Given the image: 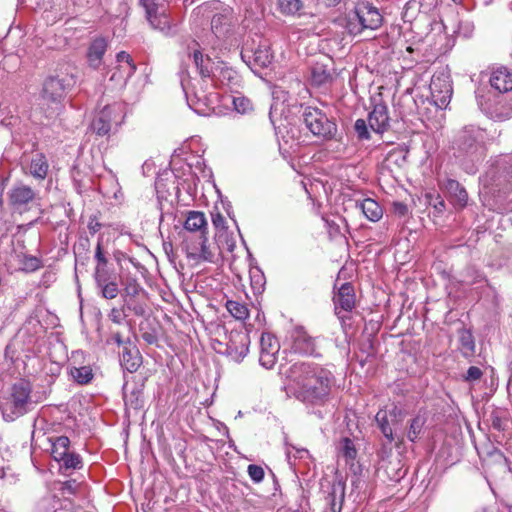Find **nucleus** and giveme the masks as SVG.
Segmentation results:
<instances>
[{
	"instance_id": "obj_20",
	"label": "nucleus",
	"mask_w": 512,
	"mask_h": 512,
	"mask_svg": "<svg viewBox=\"0 0 512 512\" xmlns=\"http://www.w3.org/2000/svg\"><path fill=\"white\" fill-rule=\"evenodd\" d=\"M459 350L462 356L469 361L475 355V339L472 332L468 329L462 328L458 331Z\"/></svg>"
},
{
	"instance_id": "obj_48",
	"label": "nucleus",
	"mask_w": 512,
	"mask_h": 512,
	"mask_svg": "<svg viewBox=\"0 0 512 512\" xmlns=\"http://www.w3.org/2000/svg\"><path fill=\"white\" fill-rule=\"evenodd\" d=\"M482 376L483 372L479 367L470 366L466 374L463 376V379L464 381L471 383L480 380Z\"/></svg>"
},
{
	"instance_id": "obj_59",
	"label": "nucleus",
	"mask_w": 512,
	"mask_h": 512,
	"mask_svg": "<svg viewBox=\"0 0 512 512\" xmlns=\"http://www.w3.org/2000/svg\"><path fill=\"white\" fill-rule=\"evenodd\" d=\"M144 341L148 344H155L157 342V337L154 334L151 333H144L142 335Z\"/></svg>"
},
{
	"instance_id": "obj_3",
	"label": "nucleus",
	"mask_w": 512,
	"mask_h": 512,
	"mask_svg": "<svg viewBox=\"0 0 512 512\" xmlns=\"http://www.w3.org/2000/svg\"><path fill=\"white\" fill-rule=\"evenodd\" d=\"M379 10L368 1L359 2L346 18V29L351 35H358L365 29L375 30L382 24Z\"/></svg>"
},
{
	"instance_id": "obj_15",
	"label": "nucleus",
	"mask_w": 512,
	"mask_h": 512,
	"mask_svg": "<svg viewBox=\"0 0 512 512\" xmlns=\"http://www.w3.org/2000/svg\"><path fill=\"white\" fill-rule=\"evenodd\" d=\"M490 85L500 93L512 90V72L506 67L494 69L490 76Z\"/></svg>"
},
{
	"instance_id": "obj_30",
	"label": "nucleus",
	"mask_w": 512,
	"mask_h": 512,
	"mask_svg": "<svg viewBox=\"0 0 512 512\" xmlns=\"http://www.w3.org/2000/svg\"><path fill=\"white\" fill-rule=\"evenodd\" d=\"M225 307L230 315L238 321H245L249 318L250 311L246 303L227 300Z\"/></svg>"
},
{
	"instance_id": "obj_25",
	"label": "nucleus",
	"mask_w": 512,
	"mask_h": 512,
	"mask_svg": "<svg viewBox=\"0 0 512 512\" xmlns=\"http://www.w3.org/2000/svg\"><path fill=\"white\" fill-rule=\"evenodd\" d=\"M193 60L202 78H210L212 76L214 61L208 55H203L200 50H194Z\"/></svg>"
},
{
	"instance_id": "obj_12",
	"label": "nucleus",
	"mask_w": 512,
	"mask_h": 512,
	"mask_svg": "<svg viewBox=\"0 0 512 512\" xmlns=\"http://www.w3.org/2000/svg\"><path fill=\"white\" fill-rule=\"evenodd\" d=\"M120 363L122 367L130 373L136 372L141 367L143 358L134 342H126Z\"/></svg>"
},
{
	"instance_id": "obj_44",
	"label": "nucleus",
	"mask_w": 512,
	"mask_h": 512,
	"mask_svg": "<svg viewBox=\"0 0 512 512\" xmlns=\"http://www.w3.org/2000/svg\"><path fill=\"white\" fill-rule=\"evenodd\" d=\"M254 62L260 67H267L271 63V55L266 48H258L254 52Z\"/></svg>"
},
{
	"instance_id": "obj_13",
	"label": "nucleus",
	"mask_w": 512,
	"mask_h": 512,
	"mask_svg": "<svg viewBox=\"0 0 512 512\" xmlns=\"http://www.w3.org/2000/svg\"><path fill=\"white\" fill-rule=\"evenodd\" d=\"M181 233L184 239L185 235L207 234V221L203 212L189 211Z\"/></svg>"
},
{
	"instance_id": "obj_16",
	"label": "nucleus",
	"mask_w": 512,
	"mask_h": 512,
	"mask_svg": "<svg viewBox=\"0 0 512 512\" xmlns=\"http://www.w3.org/2000/svg\"><path fill=\"white\" fill-rule=\"evenodd\" d=\"M35 191L27 185L19 184L14 186L9 192V202L13 207H22L35 198Z\"/></svg>"
},
{
	"instance_id": "obj_57",
	"label": "nucleus",
	"mask_w": 512,
	"mask_h": 512,
	"mask_svg": "<svg viewBox=\"0 0 512 512\" xmlns=\"http://www.w3.org/2000/svg\"><path fill=\"white\" fill-rule=\"evenodd\" d=\"M499 165L505 172L512 174V154L504 156Z\"/></svg>"
},
{
	"instance_id": "obj_8",
	"label": "nucleus",
	"mask_w": 512,
	"mask_h": 512,
	"mask_svg": "<svg viewBox=\"0 0 512 512\" xmlns=\"http://www.w3.org/2000/svg\"><path fill=\"white\" fill-rule=\"evenodd\" d=\"M431 98L435 106L444 109L450 103L453 89L449 77L442 75H434L430 83Z\"/></svg>"
},
{
	"instance_id": "obj_26",
	"label": "nucleus",
	"mask_w": 512,
	"mask_h": 512,
	"mask_svg": "<svg viewBox=\"0 0 512 512\" xmlns=\"http://www.w3.org/2000/svg\"><path fill=\"white\" fill-rule=\"evenodd\" d=\"M303 123L312 135H320V111L317 108L307 107L305 109Z\"/></svg>"
},
{
	"instance_id": "obj_61",
	"label": "nucleus",
	"mask_w": 512,
	"mask_h": 512,
	"mask_svg": "<svg viewBox=\"0 0 512 512\" xmlns=\"http://www.w3.org/2000/svg\"><path fill=\"white\" fill-rule=\"evenodd\" d=\"M405 474V471H403L401 468L398 469L393 476L390 477L393 481H399Z\"/></svg>"
},
{
	"instance_id": "obj_5",
	"label": "nucleus",
	"mask_w": 512,
	"mask_h": 512,
	"mask_svg": "<svg viewBox=\"0 0 512 512\" xmlns=\"http://www.w3.org/2000/svg\"><path fill=\"white\" fill-rule=\"evenodd\" d=\"M126 116L125 105L122 102H114L104 106L98 116L92 122V129L98 136H106L113 125L119 126Z\"/></svg>"
},
{
	"instance_id": "obj_54",
	"label": "nucleus",
	"mask_w": 512,
	"mask_h": 512,
	"mask_svg": "<svg viewBox=\"0 0 512 512\" xmlns=\"http://www.w3.org/2000/svg\"><path fill=\"white\" fill-rule=\"evenodd\" d=\"M109 319L115 323V324H121L122 320L124 319L125 315L123 312V309L120 308H112L109 315Z\"/></svg>"
},
{
	"instance_id": "obj_29",
	"label": "nucleus",
	"mask_w": 512,
	"mask_h": 512,
	"mask_svg": "<svg viewBox=\"0 0 512 512\" xmlns=\"http://www.w3.org/2000/svg\"><path fill=\"white\" fill-rule=\"evenodd\" d=\"M51 441V455L55 461L63 459L69 452L70 440L67 436H58L50 438Z\"/></svg>"
},
{
	"instance_id": "obj_37",
	"label": "nucleus",
	"mask_w": 512,
	"mask_h": 512,
	"mask_svg": "<svg viewBox=\"0 0 512 512\" xmlns=\"http://www.w3.org/2000/svg\"><path fill=\"white\" fill-rule=\"evenodd\" d=\"M71 376L77 383L84 385L92 380L93 373L92 369L88 366L74 367L71 370Z\"/></svg>"
},
{
	"instance_id": "obj_19",
	"label": "nucleus",
	"mask_w": 512,
	"mask_h": 512,
	"mask_svg": "<svg viewBox=\"0 0 512 512\" xmlns=\"http://www.w3.org/2000/svg\"><path fill=\"white\" fill-rule=\"evenodd\" d=\"M65 92V85L63 80L57 77H49L45 80L43 85V97L51 100H60Z\"/></svg>"
},
{
	"instance_id": "obj_31",
	"label": "nucleus",
	"mask_w": 512,
	"mask_h": 512,
	"mask_svg": "<svg viewBox=\"0 0 512 512\" xmlns=\"http://www.w3.org/2000/svg\"><path fill=\"white\" fill-rule=\"evenodd\" d=\"M17 258L19 263V269L26 273L35 272L43 267L42 260L36 256L21 254L17 255Z\"/></svg>"
},
{
	"instance_id": "obj_22",
	"label": "nucleus",
	"mask_w": 512,
	"mask_h": 512,
	"mask_svg": "<svg viewBox=\"0 0 512 512\" xmlns=\"http://www.w3.org/2000/svg\"><path fill=\"white\" fill-rule=\"evenodd\" d=\"M325 500L331 512H341L344 500V485L341 482L333 483Z\"/></svg>"
},
{
	"instance_id": "obj_10",
	"label": "nucleus",
	"mask_w": 512,
	"mask_h": 512,
	"mask_svg": "<svg viewBox=\"0 0 512 512\" xmlns=\"http://www.w3.org/2000/svg\"><path fill=\"white\" fill-rule=\"evenodd\" d=\"M32 387L31 384L21 379L13 384L11 388V402L14 415H23L27 411V406L30 402Z\"/></svg>"
},
{
	"instance_id": "obj_42",
	"label": "nucleus",
	"mask_w": 512,
	"mask_h": 512,
	"mask_svg": "<svg viewBox=\"0 0 512 512\" xmlns=\"http://www.w3.org/2000/svg\"><path fill=\"white\" fill-rule=\"evenodd\" d=\"M122 284L124 286L123 291L125 296L136 297L141 291V286L136 278L128 277Z\"/></svg>"
},
{
	"instance_id": "obj_47",
	"label": "nucleus",
	"mask_w": 512,
	"mask_h": 512,
	"mask_svg": "<svg viewBox=\"0 0 512 512\" xmlns=\"http://www.w3.org/2000/svg\"><path fill=\"white\" fill-rule=\"evenodd\" d=\"M93 277L95 282H105V279H110L108 265L95 264Z\"/></svg>"
},
{
	"instance_id": "obj_50",
	"label": "nucleus",
	"mask_w": 512,
	"mask_h": 512,
	"mask_svg": "<svg viewBox=\"0 0 512 512\" xmlns=\"http://www.w3.org/2000/svg\"><path fill=\"white\" fill-rule=\"evenodd\" d=\"M491 426L493 429L501 432L505 430L504 417L500 411H493L490 415Z\"/></svg>"
},
{
	"instance_id": "obj_11",
	"label": "nucleus",
	"mask_w": 512,
	"mask_h": 512,
	"mask_svg": "<svg viewBox=\"0 0 512 512\" xmlns=\"http://www.w3.org/2000/svg\"><path fill=\"white\" fill-rule=\"evenodd\" d=\"M333 303L336 314L341 311L351 312L355 307L356 295L354 286L350 282H343L339 286L337 282L334 285Z\"/></svg>"
},
{
	"instance_id": "obj_14",
	"label": "nucleus",
	"mask_w": 512,
	"mask_h": 512,
	"mask_svg": "<svg viewBox=\"0 0 512 512\" xmlns=\"http://www.w3.org/2000/svg\"><path fill=\"white\" fill-rule=\"evenodd\" d=\"M442 187L449 195L450 201L457 208H464L468 203V193L466 189L457 181L447 178L443 181Z\"/></svg>"
},
{
	"instance_id": "obj_45",
	"label": "nucleus",
	"mask_w": 512,
	"mask_h": 512,
	"mask_svg": "<svg viewBox=\"0 0 512 512\" xmlns=\"http://www.w3.org/2000/svg\"><path fill=\"white\" fill-rule=\"evenodd\" d=\"M94 260H95V264L108 265V263H109V260L107 257V252H105L104 247H103V238L102 237H99V239L97 241V245L95 247V253H94Z\"/></svg>"
},
{
	"instance_id": "obj_4",
	"label": "nucleus",
	"mask_w": 512,
	"mask_h": 512,
	"mask_svg": "<svg viewBox=\"0 0 512 512\" xmlns=\"http://www.w3.org/2000/svg\"><path fill=\"white\" fill-rule=\"evenodd\" d=\"M183 250L189 261L195 265L203 262L216 263L221 254L220 247L216 243H210L207 234L185 235Z\"/></svg>"
},
{
	"instance_id": "obj_33",
	"label": "nucleus",
	"mask_w": 512,
	"mask_h": 512,
	"mask_svg": "<svg viewBox=\"0 0 512 512\" xmlns=\"http://www.w3.org/2000/svg\"><path fill=\"white\" fill-rule=\"evenodd\" d=\"M323 226L326 229L328 237L331 241H335L341 245L346 243L345 236L341 233L340 225L333 220L322 217Z\"/></svg>"
},
{
	"instance_id": "obj_27",
	"label": "nucleus",
	"mask_w": 512,
	"mask_h": 512,
	"mask_svg": "<svg viewBox=\"0 0 512 512\" xmlns=\"http://www.w3.org/2000/svg\"><path fill=\"white\" fill-rule=\"evenodd\" d=\"M358 206L365 217L372 222L380 220L383 215L381 206L371 198L364 199Z\"/></svg>"
},
{
	"instance_id": "obj_21",
	"label": "nucleus",
	"mask_w": 512,
	"mask_h": 512,
	"mask_svg": "<svg viewBox=\"0 0 512 512\" xmlns=\"http://www.w3.org/2000/svg\"><path fill=\"white\" fill-rule=\"evenodd\" d=\"M292 348L300 354H312L315 350L314 340L302 330H297L293 335Z\"/></svg>"
},
{
	"instance_id": "obj_60",
	"label": "nucleus",
	"mask_w": 512,
	"mask_h": 512,
	"mask_svg": "<svg viewBox=\"0 0 512 512\" xmlns=\"http://www.w3.org/2000/svg\"><path fill=\"white\" fill-rule=\"evenodd\" d=\"M311 85L314 87L320 86V75L317 74L316 70H312Z\"/></svg>"
},
{
	"instance_id": "obj_62",
	"label": "nucleus",
	"mask_w": 512,
	"mask_h": 512,
	"mask_svg": "<svg viewBox=\"0 0 512 512\" xmlns=\"http://www.w3.org/2000/svg\"><path fill=\"white\" fill-rule=\"evenodd\" d=\"M132 310H133L134 314L137 316H143L145 314V309L140 305L134 306Z\"/></svg>"
},
{
	"instance_id": "obj_9",
	"label": "nucleus",
	"mask_w": 512,
	"mask_h": 512,
	"mask_svg": "<svg viewBox=\"0 0 512 512\" xmlns=\"http://www.w3.org/2000/svg\"><path fill=\"white\" fill-rule=\"evenodd\" d=\"M280 350L278 339L270 332H263L260 338V364L271 369L277 362V356Z\"/></svg>"
},
{
	"instance_id": "obj_46",
	"label": "nucleus",
	"mask_w": 512,
	"mask_h": 512,
	"mask_svg": "<svg viewBox=\"0 0 512 512\" xmlns=\"http://www.w3.org/2000/svg\"><path fill=\"white\" fill-rule=\"evenodd\" d=\"M354 130L359 140H369L371 138L366 120L357 119L354 124Z\"/></svg>"
},
{
	"instance_id": "obj_32",
	"label": "nucleus",
	"mask_w": 512,
	"mask_h": 512,
	"mask_svg": "<svg viewBox=\"0 0 512 512\" xmlns=\"http://www.w3.org/2000/svg\"><path fill=\"white\" fill-rule=\"evenodd\" d=\"M340 451L342 456L345 458L346 463L351 465V469H353V472L356 474L358 472L357 470L359 469V466L354 468V461L357 456V450L353 441L347 437L342 439Z\"/></svg>"
},
{
	"instance_id": "obj_34",
	"label": "nucleus",
	"mask_w": 512,
	"mask_h": 512,
	"mask_svg": "<svg viewBox=\"0 0 512 512\" xmlns=\"http://www.w3.org/2000/svg\"><path fill=\"white\" fill-rule=\"evenodd\" d=\"M426 423V418L423 415H416L410 422V426L407 432V437L411 442H415Z\"/></svg>"
},
{
	"instance_id": "obj_53",
	"label": "nucleus",
	"mask_w": 512,
	"mask_h": 512,
	"mask_svg": "<svg viewBox=\"0 0 512 512\" xmlns=\"http://www.w3.org/2000/svg\"><path fill=\"white\" fill-rule=\"evenodd\" d=\"M466 277H470L471 278V280L466 281L469 284L479 283L482 280H484V276L482 275V273H480L479 271H477L473 267H468L466 269Z\"/></svg>"
},
{
	"instance_id": "obj_35",
	"label": "nucleus",
	"mask_w": 512,
	"mask_h": 512,
	"mask_svg": "<svg viewBox=\"0 0 512 512\" xmlns=\"http://www.w3.org/2000/svg\"><path fill=\"white\" fill-rule=\"evenodd\" d=\"M80 488L81 484L78 483L76 480L72 479L62 482L60 484L58 492L63 499L70 501L71 497L76 495L80 491Z\"/></svg>"
},
{
	"instance_id": "obj_28",
	"label": "nucleus",
	"mask_w": 512,
	"mask_h": 512,
	"mask_svg": "<svg viewBox=\"0 0 512 512\" xmlns=\"http://www.w3.org/2000/svg\"><path fill=\"white\" fill-rule=\"evenodd\" d=\"M211 219H212V224L217 231L216 237L221 238L224 236L228 250L231 251L234 247V241L232 238L229 239V237L226 233L227 227H226L225 217L222 215V213L220 211H216V212L211 213Z\"/></svg>"
},
{
	"instance_id": "obj_52",
	"label": "nucleus",
	"mask_w": 512,
	"mask_h": 512,
	"mask_svg": "<svg viewBox=\"0 0 512 512\" xmlns=\"http://www.w3.org/2000/svg\"><path fill=\"white\" fill-rule=\"evenodd\" d=\"M87 228L91 235L96 234L102 228V223H100L99 217L97 215H91L89 217Z\"/></svg>"
},
{
	"instance_id": "obj_43",
	"label": "nucleus",
	"mask_w": 512,
	"mask_h": 512,
	"mask_svg": "<svg viewBox=\"0 0 512 512\" xmlns=\"http://www.w3.org/2000/svg\"><path fill=\"white\" fill-rule=\"evenodd\" d=\"M233 105L235 110L241 114H246L253 110L252 102L244 96L234 97Z\"/></svg>"
},
{
	"instance_id": "obj_23",
	"label": "nucleus",
	"mask_w": 512,
	"mask_h": 512,
	"mask_svg": "<svg viewBox=\"0 0 512 512\" xmlns=\"http://www.w3.org/2000/svg\"><path fill=\"white\" fill-rule=\"evenodd\" d=\"M322 138L326 140H334L336 146L334 152H341L344 145L341 142L342 135L339 133L337 124L334 119H326V122H322Z\"/></svg>"
},
{
	"instance_id": "obj_6",
	"label": "nucleus",
	"mask_w": 512,
	"mask_h": 512,
	"mask_svg": "<svg viewBox=\"0 0 512 512\" xmlns=\"http://www.w3.org/2000/svg\"><path fill=\"white\" fill-rule=\"evenodd\" d=\"M146 19L154 30L168 34L175 25L168 14L166 5L158 0H140Z\"/></svg>"
},
{
	"instance_id": "obj_18",
	"label": "nucleus",
	"mask_w": 512,
	"mask_h": 512,
	"mask_svg": "<svg viewBox=\"0 0 512 512\" xmlns=\"http://www.w3.org/2000/svg\"><path fill=\"white\" fill-rule=\"evenodd\" d=\"M29 174L36 180L43 181L49 172V163L45 154L39 152L32 156L28 166Z\"/></svg>"
},
{
	"instance_id": "obj_36",
	"label": "nucleus",
	"mask_w": 512,
	"mask_h": 512,
	"mask_svg": "<svg viewBox=\"0 0 512 512\" xmlns=\"http://www.w3.org/2000/svg\"><path fill=\"white\" fill-rule=\"evenodd\" d=\"M375 420H376L382 434L391 443L394 440V437H393L392 428L390 427V424L388 421L387 412L379 411L376 414Z\"/></svg>"
},
{
	"instance_id": "obj_55",
	"label": "nucleus",
	"mask_w": 512,
	"mask_h": 512,
	"mask_svg": "<svg viewBox=\"0 0 512 512\" xmlns=\"http://www.w3.org/2000/svg\"><path fill=\"white\" fill-rule=\"evenodd\" d=\"M393 213L399 217H405L408 212V206L403 202H394L392 205Z\"/></svg>"
},
{
	"instance_id": "obj_49",
	"label": "nucleus",
	"mask_w": 512,
	"mask_h": 512,
	"mask_svg": "<svg viewBox=\"0 0 512 512\" xmlns=\"http://www.w3.org/2000/svg\"><path fill=\"white\" fill-rule=\"evenodd\" d=\"M248 474L255 483H259L264 478V469L259 465L250 464L248 466Z\"/></svg>"
},
{
	"instance_id": "obj_39",
	"label": "nucleus",
	"mask_w": 512,
	"mask_h": 512,
	"mask_svg": "<svg viewBox=\"0 0 512 512\" xmlns=\"http://www.w3.org/2000/svg\"><path fill=\"white\" fill-rule=\"evenodd\" d=\"M278 9L284 15H295L301 8V0H278Z\"/></svg>"
},
{
	"instance_id": "obj_24",
	"label": "nucleus",
	"mask_w": 512,
	"mask_h": 512,
	"mask_svg": "<svg viewBox=\"0 0 512 512\" xmlns=\"http://www.w3.org/2000/svg\"><path fill=\"white\" fill-rule=\"evenodd\" d=\"M231 24V11L224 9L220 13H216L211 20L212 32L217 36L221 37L225 35Z\"/></svg>"
},
{
	"instance_id": "obj_41",
	"label": "nucleus",
	"mask_w": 512,
	"mask_h": 512,
	"mask_svg": "<svg viewBox=\"0 0 512 512\" xmlns=\"http://www.w3.org/2000/svg\"><path fill=\"white\" fill-rule=\"evenodd\" d=\"M116 60L118 63L125 62L127 64V68L124 69V72L126 73V78L131 77L137 70V66L134 63L131 55L127 53L126 51H120L116 55Z\"/></svg>"
},
{
	"instance_id": "obj_51",
	"label": "nucleus",
	"mask_w": 512,
	"mask_h": 512,
	"mask_svg": "<svg viewBox=\"0 0 512 512\" xmlns=\"http://www.w3.org/2000/svg\"><path fill=\"white\" fill-rule=\"evenodd\" d=\"M90 246V242L88 238H84L79 240L78 244L74 246V251L76 254V261L80 262L82 259L80 249H82L85 253L88 252Z\"/></svg>"
},
{
	"instance_id": "obj_56",
	"label": "nucleus",
	"mask_w": 512,
	"mask_h": 512,
	"mask_svg": "<svg viewBox=\"0 0 512 512\" xmlns=\"http://www.w3.org/2000/svg\"><path fill=\"white\" fill-rule=\"evenodd\" d=\"M430 199V205H432L438 213L444 212L446 205L440 195H436L435 197L430 196Z\"/></svg>"
},
{
	"instance_id": "obj_7",
	"label": "nucleus",
	"mask_w": 512,
	"mask_h": 512,
	"mask_svg": "<svg viewBox=\"0 0 512 512\" xmlns=\"http://www.w3.org/2000/svg\"><path fill=\"white\" fill-rule=\"evenodd\" d=\"M372 111L368 114L369 127L378 134H383L390 128L388 106L381 97L371 98Z\"/></svg>"
},
{
	"instance_id": "obj_58",
	"label": "nucleus",
	"mask_w": 512,
	"mask_h": 512,
	"mask_svg": "<svg viewBox=\"0 0 512 512\" xmlns=\"http://www.w3.org/2000/svg\"><path fill=\"white\" fill-rule=\"evenodd\" d=\"M114 342L120 347H125L126 342H132L130 338L124 339L120 332H115L112 335Z\"/></svg>"
},
{
	"instance_id": "obj_1",
	"label": "nucleus",
	"mask_w": 512,
	"mask_h": 512,
	"mask_svg": "<svg viewBox=\"0 0 512 512\" xmlns=\"http://www.w3.org/2000/svg\"><path fill=\"white\" fill-rule=\"evenodd\" d=\"M484 139V131L473 125L463 127L454 137L453 155L468 174H475L485 157Z\"/></svg>"
},
{
	"instance_id": "obj_38",
	"label": "nucleus",
	"mask_w": 512,
	"mask_h": 512,
	"mask_svg": "<svg viewBox=\"0 0 512 512\" xmlns=\"http://www.w3.org/2000/svg\"><path fill=\"white\" fill-rule=\"evenodd\" d=\"M97 286L101 288V295L105 299H114L119 293L118 284L110 279H105V282H96Z\"/></svg>"
},
{
	"instance_id": "obj_17",
	"label": "nucleus",
	"mask_w": 512,
	"mask_h": 512,
	"mask_svg": "<svg viewBox=\"0 0 512 512\" xmlns=\"http://www.w3.org/2000/svg\"><path fill=\"white\" fill-rule=\"evenodd\" d=\"M108 48L107 40L103 37L95 38L89 45L87 50V59L89 62V65L94 68L98 69L103 60V56L106 53Z\"/></svg>"
},
{
	"instance_id": "obj_2",
	"label": "nucleus",
	"mask_w": 512,
	"mask_h": 512,
	"mask_svg": "<svg viewBox=\"0 0 512 512\" xmlns=\"http://www.w3.org/2000/svg\"><path fill=\"white\" fill-rule=\"evenodd\" d=\"M290 377L296 385V396L303 402L314 404L320 398V376L317 367L296 363L290 369Z\"/></svg>"
},
{
	"instance_id": "obj_63",
	"label": "nucleus",
	"mask_w": 512,
	"mask_h": 512,
	"mask_svg": "<svg viewBox=\"0 0 512 512\" xmlns=\"http://www.w3.org/2000/svg\"><path fill=\"white\" fill-rule=\"evenodd\" d=\"M322 1L325 4V6H327V7H334L341 2V0H322Z\"/></svg>"
},
{
	"instance_id": "obj_64",
	"label": "nucleus",
	"mask_w": 512,
	"mask_h": 512,
	"mask_svg": "<svg viewBox=\"0 0 512 512\" xmlns=\"http://www.w3.org/2000/svg\"><path fill=\"white\" fill-rule=\"evenodd\" d=\"M321 75H322V84L325 83L326 81L328 80H331L332 79V76L330 73H327L325 70L322 69V72H321Z\"/></svg>"
},
{
	"instance_id": "obj_40",
	"label": "nucleus",
	"mask_w": 512,
	"mask_h": 512,
	"mask_svg": "<svg viewBox=\"0 0 512 512\" xmlns=\"http://www.w3.org/2000/svg\"><path fill=\"white\" fill-rule=\"evenodd\" d=\"M58 462H62V465L66 469H81L83 466L82 459L79 454L74 452H68L63 459H59Z\"/></svg>"
}]
</instances>
